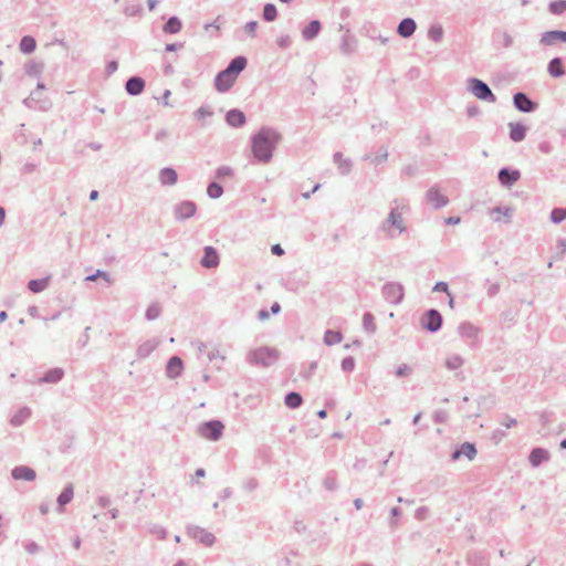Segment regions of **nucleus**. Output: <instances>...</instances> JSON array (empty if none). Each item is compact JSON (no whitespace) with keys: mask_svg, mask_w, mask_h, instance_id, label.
Listing matches in <instances>:
<instances>
[{"mask_svg":"<svg viewBox=\"0 0 566 566\" xmlns=\"http://www.w3.org/2000/svg\"><path fill=\"white\" fill-rule=\"evenodd\" d=\"M292 44V40H291V36L287 35V34H284V35H281L279 39H277V45L281 48V49H287L290 48Z\"/></svg>","mask_w":566,"mask_h":566,"instance_id":"nucleus-64","label":"nucleus"},{"mask_svg":"<svg viewBox=\"0 0 566 566\" xmlns=\"http://www.w3.org/2000/svg\"><path fill=\"white\" fill-rule=\"evenodd\" d=\"M548 11L554 15H560L566 11V0H554L548 3Z\"/></svg>","mask_w":566,"mask_h":566,"instance_id":"nucleus-45","label":"nucleus"},{"mask_svg":"<svg viewBox=\"0 0 566 566\" xmlns=\"http://www.w3.org/2000/svg\"><path fill=\"white\" fill-rule=\"evenodd\" d=\"M500 319L506 327H511L516 322V312L513 310L504 311L501 314Z\"/></svg>","mask_w":566,"mask_h":566,"instance_id":"nucleus-49","label":"nucleus"},{"mask_svg":"<svg viewBox=\"0 0 566 566\" xmlns=\"http://www.w3.org/2000/svg\"><path fill=\"white\" fill-rule=\"evenodd\" d=\"M149 531H150L151 534L156 535L159 539H165L166 536H167V532H166L165 527H163L159 524H154L149 528Z\"/></svg>","mask_w":566,"mask_h":566,"instance_id":"nucleus-59","label":"nucleus"},{"mask_svg":"<svg viewBox=\"0 0 566 566\" xmlns=\"http://www.w3.org/2000/svg\"><path fill=\"white\" fill-rule=\"evenodd\" d=\"M566 219V208L557 207L551 211L549 220L554 224H559Z\"/></svg>","mask_w":566,"mask_h":566,"instance_id":"nucleus-47","label":"nucleus"},{"mask_svg":"<svg viewBox=\"0 0 566 566\" xmlns=\"http://www.w3.org/2000/svg\"><path fill=\"white\" fill-rule=\"evenodd\" d=\"M142 12H143V7L139 2H137V1L126 2L125 8H124V13L127 17H138L142 14Z\"/></svg>","mask_w":566,"mask_h":566,"instance_id":"nucleus-42","label":"nucleus"},{"mask_svg":"<svg viewBox=\"0 0 566 566\" xmlns=\"http://www.w3.org/2000/svg\"><path fill=\"white\" fill-rule=\"evenodd\" d=\"M520 178L521 171L516 168L502 167L497 171L499 182L505 188H511L515 182L520 180Z\"/></svg>","mask_w":566,"mask_h":566,"instance_id":"nucleus-10","label":"nucleus"},{"mask_svg":"<svg viewBox=\"0 0 566 566\" xmlns=\"http://www.w3.org/2000/svg\"><path fill=\"white\" fill-rule=\"evenodd\" d=\"M197 212V205L191 200H184L174 207V216L177 221H185Z\"/></svg>","mask_w":566,"mask_h":566,"instance_id":"nucleus-9","label":"nucleus"},{"mask_svg":"<svg viewBox=\"0 0 566 566\" xmlns=\"http://www.w3.org/2000/svg\"><path fill=\"white\" fill-rule=\"evenodd\" d=\"M184 371V361L179 356H171L166 365V376L169 379H176Z\"/></svg>","mask_w":566,"mask_h":566,"instance_id":"nucleus-18","label":"nucleus"},{"mask_svg":"<svg viewBox=\"0 0 566 566\" xmlns=\"http://www.w3.org/2000/svg\"><path fill=\"white\" fill-rule=\"evenodd\" d=\"M468 91L472 93L476 98L483 102H496V96L492 92L488 83L478 77H470L468 80Z\"/></svg>","mask_w":566,"mask_h":566,"instance_id":"nucleus-3","label":"nucleus"},{"mask_svg":"<svg viewBox=\"0 0 566 566\" xmlns=\"http://www.w3.org/2000/svg\"><path fill=\"white\" fill-rule=\"evenodd\" d=\"M44 88H45L44 83L39 82V83H38V85H36V90H35V91H33V92L30 94V96H29L28 98H25V99H24V102H23V103L25 104V106H28V107H33V103H34V102H36V95H38V92H39V91H42V90H44Z\"/></svg>","mask_w":566,"mask_h":566,"instance_id":"nucleus-53","label":"nucleus"},{"mask_svg":"<svg viewBox=\"0 0 566 566\" xmlns=\"http://www.w3.org/2000/svg\"><path fill=\"white\" fill-rule=\"evenodd\" d=\"M417 29V23L412 18H403L397 27V33L403 38L408 39L412 36Z\"/></svg>","mask_w":566,"mask_h":566,"instance_id":"nucleus-24","label":"nucleus"},{"mask_svg":"<svg viewBox=\"0 0 566 566\" xmlns=\"http://www.w3.org/2000/svg\"><path fill=\"white\" fill-rule=\"evenodd\" d=\"M343 339V334L339 331L327 329L324 333V343L327 346H333L340 343Z\"/></svg>","mask_w":566,"mask_h":566,"instance_id":"nucleus-39","label":"nucleus"},{"mask_svg":"<svg viewBox=\"0 0 566 566\" xmlns=\"http://www.w3.org/2000/svg\"><path fill=\"white\" fill-rule=\"evenodd\" d=\"M395 207H391L390 212L387 217V219L382 222V230H386L387 227H394L399 230V232H403L406 230V227L403 226V219L402 214L398 211V200H394Z\"/></svg>","mask_w":566,"mask_h":566,"instance_id":"nucleus-11","label":"nucleus"},{"mask_svg":"<svg viewBox=\"0 0 566 566\" xmlns=\"http://www.w3.org/2000/svg\"><path fill=\"white\" fill-rule=\"evenodd\" d=\"M549 451L544 448H534L530 452L528 462L533 468L539 467L542 463L547 462L549 460Z\"/></svg>","mask_w":566,"mask_h":566,"instance_id":"nucleus-20","label":"nucleus"},{"mask_svg":"<svg viewBox=\"0 0 566 566\" xmlns=\"http://www.w3.org/2000/svg\"><path fill=\"white\" fill-rule=\"evenodd\" d=\"M481 329L470 322H462L458 326V333L461 337L476 340Z\"/></svg>","mask_w":566,"mask_h":566,"instance_id":"nucleus-22","label":"nucleus"},{"mask_svg":"<svg viewBox=\"0 0 566 566\" xmlns=\"http://www.w3.org/2000/svg\"><path fill=\"white\" fill-rule=\"evenodd\" d=\"M384 300L391 305H399L405 297V287L399 282H387L381 287Z\"/></svg>","mask_w":566,"mask_h":566,"instance_id":"nucleus-5","label":"nucleus"},{"mask_svg":"<svg viewBox=\"0 0 566 566\" xmlns=\"http://www.w3.org/2000/svg\"><path fill=\"white\" fill-rule=\"evenodd\" d=\"M24 548L31 555H35L40 552V546L33 541L27 542L24 544Z\"/></svg>","mask_w":566,"mask_h":566,"instance_id":"nucleus-63","label":"nucleus"},{"mask_svg":"<svg viewBox=\"0 0 566 566\" xmlns=\"http://www.w3.org/2000/svg\"><path fill=\"white\" fill-rule=\"evenodd\" d=\"M463 363H464V360L461 356L453 355V356H450L449 358H447L446 366L450 370H455V369L460 368L463 365Z\"/></svg>","mask_w":566,"mask_h":566,"instance_id":"nucleus-50","label":"nucleus"},{"mask_svg":"<svg viewBox=\"0 0 566 566\" xmlns=\"http://www.w3.org/2000/svg\"><path fill=\"white\" fill-rule=\"evenodd\" d=\"M478 453L476 447L472 442H463L459 448H457L451 453V460L458 461L462 455H464L468 460L472 461Z\"/></svg>","mask_w":566,"mask_h":566,"instance_id":"nucleus-17","label":"nucleus"},{"mask_svg":"<svg viewBox=\"0 0 566 566\" xmlns=\"http://www.w3.org/2000/svg\"><path fill=\"white\" fill-rule=\"evenodd\" d=\"M226 122L230 127L240 128L247 123L244 113L239 108H231L226 114Z\"/></svg>","mask_w":566,"mask_h":566,"instance_id":"nucleus-19","label":"nucleus"},{"mask_svg":"<svg viewBox=\"0 0 566 566\" xmlns=\"http://www.w3.org/2000/svg\"><path fill=\"white\" fill-rule=\"evenodd\" d=\"M220 262L219 254L216 248L207 245L203 248V255L200 260V264L205 269H213L218 266Z\"/></svg>","mask_w":566,"mask_h":566,"instance_id":"nucleus-16","label":"nucleus"},{"mask_svg":"<svg viewBox=\"0 0 566 566\" xmlns=\"http://www.w3.org/2000/svg\"><path fill=\"white\" fill-rule=\"evenodd\" d=\"M491 213H499L501 216H504L505 217L504 222L510 223L512 214H513V209L510 207L497 206L492 209Z\"/></svg>","mask_w":566,"mask_h":566,"instance_id":"nucleus-51","label":"nucleus"},{"mask_svg":"<svg viewBox=\"0 0 566 566\" xmlns=\"http://www.w3.org/2000/svg\"><path fill=\"white\" fill-rule=\"evenodd\" d=\"M224 426L220 420H209L200 424L199 433L201 437L211 441H218L223 434Z\"/></svg>","mask_w":566,"mask_h":566,"instance_id":"nucleus-6","label":"nucleus"},{"mask_svg":"<svg viewBox=\"0 0 566 566\" xmlns=\"http://www.w3.org/2000/svg\"><path fill=\"white\" fill-rule=\"evenodd\" d=\"M256 28H258V22L256 21H249L245 23L244 25V31L251 36V38H255L256 35Z\"/></svg>","mask_w":566,"mask_h":566,"instance_id":"nucleus-60","label":"nucleus"},{"mask_svg":"<svg viewBox=\"0 0 566 566\" xmlns=\"http://www.w3.org/2000/svg\"><path fill=\"white\" fill-rule=\"evenodd\" d=\"M558 41L566 43V31L549 30V31L543 32L541 35L539 43L544 46H553Z\"/></svg>","mask_w":566,"mask_h":566,"instance_id":"nucleus-14","label":"nucleus"},{"mask_svg":"<svg viewBox=\"0 0 566 566\" xmlns=\"http://www.w3.org/2000/svg\"><path fill=\"white\" fill-rule=\"evenodd\" d=\"M334 163L337 165L340 175L346 176L350 172L353 163L349 158H343L340 151H336L333 156Z\"/></svg>","mask_w":566,"mask_h":566,"instance_id":"nucleus-32","label":"nucleus"},{"mask_svg":"<svg viewBox=\"0 0 566 566\" xmlns=\"http://www.w3.org/2000/svg\"><path fill=\"white\" fill-rule=\"evenodd\" d=\"M547 72L554 78L563 77L566 74L564 61L562 57H553L547 64Z\"/></svg>","mask_w":566,"mask_h":566,"instance_id":"nucleus-29","label":"nucleus"},{"mask_svg":"<svg viewBox=\"0 0 566 566\" xmlns=\"http://www.w3.org/2000/svg\"><path fill=\"white\" fill-rule=\"evenodd\" d=\"M181 28H182L181 20L178 17L172 15L164 24L163 31L167 34H176V33L180 32Z\"/></svg>","mask_w":566,"mask_h":566,"instance_id":"nucleus-34","label":"nucleus"},{"mask_svg":"<svg viewBox=\"0 0 566 566\" xmlns=\"http://www.w3.org/2000/svg\"><path fill=\"white\" fill-rule=\"evenodd\" d=\"M428 38L434 43H439L443 38V28L440 24H432L428 31Z\"/></svg>","mask_w":566,"mask_h":566,"instance_id":"nucleus-46","label":"nucleus"},{"mask_svg":"<svg viewBox=\"0 0 566 566\" xmlns=\"http://www.w3.org/2000/svg\"><path fill=\"white\" fill-rule=\"evenodd\" d=\"M64 377V370L60 367H54L44 373V375L39 378L38 384H57Z\"/></svg>","mask_w":566,"mask_h":566,"instance_id":"nucleus-27","label":"nucleus"},{"mask_svg":"<svg viewBox=\"0 0 566 566\" xmlns=\"http://www.w3.org/2000/svg\"><path fill=\"white\" fill-rule=\"evenodd\" d=\"M284 403L290 409H296L302 406L303 397L297 391H290L284 397Z\"/></svg>","mask_w":566,"mask_h":566,"instance_id":"nucleus-35","label":"nucleus"},{"mask_svg":"<svg viewBox=\"0 0 566 566\" xmlns=\"http://www.w3.org/2000/svg\"><path fill=\"white\" fill-rule=\"evenodd\" d=\"M187 535L208 547L212 546L216 542V536L212 533L197 525H188Z\"/></svg>","mask_w":566,"mask_h":566,"instance_id":"nucleus-7","label":"nucleus"},{"mask_svg":"<svg viewBox=\"0 0 566 566\" xmlns=\"http://www.w3.org/2000/svg\"><path fill=\"white\" fill-rule=\"evenodd\" d=\"M207 195L211 199H218L223 195V187L217 181H211L207 187Z\"/></svg>","mask_w":566,"mask_h":566,"instance_id":"nucleus-44","label":"nucleus"},{"mask_svg":"<svg viewBox=\"0 0 566 566\" xmlns=\"http://www.w3.org/2000/svg\"><path fill=\"white\" fill-rule=\"evenodd\" d=\"M322 30V23L319 20L310 21L302 30V38L304 41L314 40Z\"/></svg>","mask_w":566,"mask_h":566,"instance_id":"nucleus-28","label":"nucleus"},{"mask_svg":"<svg viewBox=\"0 0 566 566\" xmlns=\"http://www.w3.org/2000/svg\"><path fill=\"white\" fill-rule=\"evenodd\" d=\"M363 328L366 333L370 335L376 333L377 327L375 323V317L370 312H366L363 315Z\"/></svg>","mask_w":566,"mask_h":566,"instance_id":"nucleus-41","label":"nucleus"},{"mask_svg":"<svg viewBox=\"0 0 566 566\" xmlns=\"http://www.w3.org/2000/svg\"><path fill=\"white\" fill-rule=\"evenodd\" d=\"M31 417V409L27 406L21 407L10 419L13 427L22 426Z\"/></svg>","mask_w":566,"mask_h":566,"instance_id":"nucleus-33","label":"nucleus"},{"mask_svg":"<svg viewBox=\"0 0 566 566\" xmlns=\"http://www.w3.org/2000/svg\"><path fill=\"white\" fill-rule=\"evenodd\" d=\"M356 44L357 42L354 36L343 35L339 49L344 54L349 55L356 51Z\"/></svg>","mask_w":566,"mask_h":566,"instance_id":"nucleus-37","label":"nucleus"},{"mask_svg":"<svg viewBox=\"0 0 566 566\" xmlns=\"http://www.w3.org/2000/svg\"><path fill=\"white\" fill-rule=\"evenodd\" d=\"M247 65L248 59L244 55H238L230 61L226 69L232 76L237 78L239 74L247 67Z\"/></svg>","mask_w":566,"mask_h":566,"instance_id":"nucleus-26","label":"nucleus"},{"mask_svg":"<svg viewBox=\"0 0 566 566\" xmlns=\"http://www.w3.org/2000/svg\"><path fill=\"white\" fill-rule=\"evenodd\" d=\"M513 106L521 113H533L538 108V104L524 92L513 95Z\"/></svg>","mask_w":566,"mask_h":566,"instance_id":"nucleus-8","label":"nucleus"},{"mask_svg":"<svg viewBox=\"0 0 566 566\" xmlns=\"http://www.w3.org/2000/svg\"><path fill=\"white\" fill-rule=\"evenodd\" d=\"M401 509L398 506L391 507L390 510V518H389V526L391 528H395L398 525L397 517L401 515Z\"/></svg>","mask_w":566,"mask_h":566,"instance_id":"nucleus-58","label":"nucleus"},{"mask_svg":"<svg viewBox=\"0 0 566 566\" xmlns=\"http://www.w3.org/2000/svg\"><path fill=\"white\" fill-rule=\"evenodd\" d=\"M280 357V352L273 347L261 346L251 349L247 354V361L252 366L269 368L273 366Z\"/></svg>","mask_w":566,"mask_h":566,"instance_id":"nucleus-2","label":"nucleus"},{"mask_svg":"<svg viewBox=\"0 0 566 566\" xmlns=\"http://www.w3.org/2000/svg\"><path fill=\"white\" fill-rule=\"evenodd\" d=\"M355 358L353 356H346L345 358H343L342 360V370L344 373H352L354 369H355Z\"/></svg>","mask_w":566,"mask_h":566,"instance_id":"nucleus-54","label":"nucleus"},{"mask_svg":"<svg viewBox=\"0 0 566 566\" xmlns=\"http://www.w3.org/2000/svg\"><path fill=\"white\" fill-rule=\"evenodd\" d=\"M145 80L138 75H134L127 78L125 91L130 96H138L145 91Z\"/></svg>","mask_w":566,"mask_h":566,"instance_id":"nucleus-15","label":"nucleus"},{"mask_svg":"<svg viewBox=\"0 0 566 566\" xmlns=\"http://www.w3.org/2000/svg\"><path fill=\"white\" fill-rule=\"evenodd\" d=\"M50 282V276L43 277V279H32L28 282V289L32 293H41L43 292Z\"/></svg>","mask_w":566,"mask_h":566,"instance_id":"nucleus-36","label":"nucleus"},{"mask_svg":"<svg viewBox=\"0 0 566 566\" xmlns=\"http://www.w3.org/2000/svg\"><path fill=\"white\" fill-rule=\"evenodd\" d=\"M426 200L433 209H441L449 203V199L440 193L437 187H431L426 192Z\"/></svg>","mask_w":566,"mask_h":566,"instance_id":"nucleus-13","label":"nucleus"},{"mask_svg":"<svg viewBox=\"0 0 566 566\" xmlns=\"http://www.w3.org/2000/svg\"><path fill=\"white\" fill-rule=\"evenodd\" d=\"M73 496H74V486L72 483H67L64 489L62 490V492L59 494L57 496V511L59 513H63L64 512V506L66 504H69L72 500H73Z\"/></svg>","mask_w":566,"mask_h":566,"instance_id":"nucleus-25","label":"nucleus"},{"mask_svg":"<svg viewBox=\"0 0 566 566\" xmlns=\"http://www.w3.org/2000/svg\"><path fill=\"white\" fill-rule=\"evenodd\" d=\"M323 485L328 491H336L338 489L337 484V473L334 470H329L323 480Z\"/></svg>","mask_w":566,"mask_h":566,"instance_id":"nucleus-40","label":"nucleus"},{"mask_svg":"<svg viewBox=\"0 0 566 566\" xmlns=\"http://www.w3.org/2000/svg\"><path fill=\"white\" fill-rule=\"evenodd\" d=\"M281 139L282 135L275 128L262 126L251 136V151L253 158L261 164L270 163Z\"/></svg>","mask_w":566,"mask_h":566,"instance_id":"nucleus-1","label":"nucleus"},{"mask_svg":"<svg viewBox=\"0 0 566 566\" xmlns=\"http://www.w3.org/2000/svg\"><path fill=\"white\" fill-rule=\"evenodd\" d=\"M433 421L436 423H444L447 422L448 418H449V413L447 410L444 409H437L434 412H433Z\"/></svg>","mask_w":566,"mask_h":566,"instance_id":"nucleus-57","label":"nucleus"},{"mask_svg":"<svg viewBox=\"0 0 566 566\" xmlns=\"http://www.w3.org/2000/svg\"><path fill=\"white\" fill-rule=\"evenodd\" d=\"M213 115V111L209 106H200L195 113L193 116L196 119H202L205 117H211Z\"/></svg>","mask_w":566,"mask_h":566,"instance_id":"nucleus-55","label":"nucleus"},{"mask_svg":"<svg viewBox=\"0 0 566 566\" xmlns=\"http://www.w3.org/2000/svg\"><path fill=\"white\" fill-rule=\"evenodd\" d=\"M160 344V339L159 338H153V339H147L145 340L144 343H142L137 350H136V356L138 359H145L147 358Z\"/></svg>","mask_w":566,"mask_h":566,"instance_id":"nucleus-23","label":"nucleus"},{"mask_svg":"<svg viewBox=\"0 0 566 566\" xmlns=\"http://www.w3.org/2000/svg\"><path fill=\"white\" fill-rule=\"evenodd\" d=\"M235 77L227 69L220 71L214 77V87L220 93L228 92L234 84Z\"/></svg>","mask_w":566,"mask_h":566,"instance_id":"nucleus-12","label":"nucleus"},{"mask_svg":"<svg viewBox=\"0 0 566 566\" xmlns=\"http://www.w3.org/2000/svg\"><path fill=\"white\" fill-rule=\"evenodd\" d=\"M11 476L14 480L34 481L36 472L27 465H17L11 470Z\"/></svg>","mask_w":566,"mask_h":566,"instance_id":"nucleus-21","label":"nucleus"},{"mask_svg":"<svg viewBox=\"0 0 566 566\" xmlns=\"http://www.w3.org/2000/svg\"><path fill=\"white\" fill-rule=\"evenodd\" d=\"M420 326L430 334L438 333L443 324V317L437 308H429L420 316Z\"/></svg>","mask_w":566,"mask_h":566,"instance_id":"nucleus-4","label":"nucleus"},{"mask_svg":"<svg viewBox=\"0 0 566 566\" xmlns=\"http://www.w3.org/2000/svg\"><path fill=\"white\" fill-rule=\"evenodd\" d=\"M262 18L266 22H272L277 18V9L273 3H265L263 7Z\"/></svg>","mask_w":566,"mask_h":566,"instance_id":"nucleus-43","label":"nucleus"},{"mask_svg":"<svg viewBox=\"0 0 566 566\" xmlns=\"http://www.w3.org/2000/svg\"><path fill=\"white\" fill-rule=\"evenodd\" d=\"M510 138L514 143L522 142L526 136V126L522 123H509Z\"/></svg>","mask_w":566,"mask_h":566,"instance_id":"nucleus-31","label":"nucleus"},{"mask_svg":"<svg viewBox=\"0 0 566 566\" xmlns=\"http://www.w3.org/2000/svg\"><path fill=\"white\" fill-rule=\"evenodd\" d=\"M258 486L259 482L255 478H249L243 484V489L247 492H253Z\"/></svg>","mask_w":566,"mask_h":566,"instance_id":"nucleus-61","label":"nucleus"},{"mask_svg":"<svg viewBox=\"0 0 566 566\" xmlns=\"http://www.w3.org/2000/svg\"><path fill=\"white\" fill-rule=\"evenodd\" d=\"M19 49L24 54H31L36 49L35 39L31 35H24L19 44Z\"/></svg>","mask_w":566,"mask_h":566,"instance_id":"nucleus-38","label":"nucleus"},{"mask_svg":"<svg viewBox=\"0 0 566 566\" xmlns=\"http://www.w3.org/2000/svg\"><path fill=\"white\" fill-rule=\"evenodd\" d=\"M158 179L163 186H174L177 184L178 175L171 167H164L159 171Z\"/></svg>","mask_w":566,"mask_h":566,"instance_id":"nucleus-30","label":"nucleus"},{"mask_svg":"<svg viewBox=\"0 0 566 566\" xmlns=\"http://www.w3.org/2000/svg\"><path fill=\"white\" fill-rule=\"evenodd\" d=\"M216 178L222 179L224 177H232L233 169L229 166H220L216 169Z\"/></svg>","mask_w":566,"mask_h":566,"instance_id":"nucleus-56","label":"nucleus"},{"mask_svg":"<svg viewBox=\"0 0 566 566\" xmlns=\"http://www.w3.org/2000/svg\"><path fill=\"white\" fill-rule=\"evenodd\" d=\"M99 277L103 279L107 284L112 283L108 272L103 271V270H96L95 273L87 275L85 277V281H96Z\"/></svg>","mask_w":566,"mask_h":566,"instance_id":"nucleus-52","label":"nucleus"},{"mask_svg":"<svg viewBox=\"0 0 566 566\" xmlns=\"http://www.w3.org/2000/svg\"><path fill=\"white\" fill-rule=\"evenodd\" d=\"M387 158H388V151L386 148H381V153L376 155L374 158H373V163L378 166L380 164H384L385 161H387Z\"/></svg>","mask_w":566,"mask_h":566,"instance_id":"nucleus-62","label":"nucleus"},{"mask_svg":"<svg viewBox=\"0 0 566 566\" xmlns=\"http://www.w3.org/2000/svg\"><path fill=\"white\" fill-rule=\"evenodd\" d=\"M160 314H161V306L159 303L155 302V303H151L147 307L145 317L148 321H154V319H157L160 316Z\"/></svg>","mask_w":566,"mask_h":566,"instance_id":"nucleus-48","label":"nucleus"}]
</instances>
